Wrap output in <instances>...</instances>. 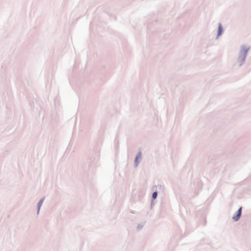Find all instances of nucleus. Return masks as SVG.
<instances>
[{"mask_svg":"<svg viewBox=\"0 0 251 251\" xmlns=\"http://www.w3.org/2000/svg\"><path fill=\"white\" fill-rule=\"evenodd\" d=\"M222 26L221 25H220L219 26V27H218V36H219L221 34L222 32Z\"/></svg>","mask_w":251,"mask_h":251,"instance_id":"7ed1b4c3","label":"nucleus"},{"mask_svg":"<svg viewBox=\"0 0 251 251\" xmlns=\"http://www.w3.org/2000/svg\"><path fill=\"white\" fill-rule=\"evenodd\" d=\"M248 50H246L245 51V52L244 53L243 55H242V56L240 57V58H241V63L240 64V65H241L242 64V63H243V62H244L245 60V58H246V53L247 52Z\"/></svg>","mask_w":251,"mask_h":251,"instance_id":"f03ea898","label":"nucleus"},{"mask_svg":"<svg viewBox=\"0 0 251 251\" xmlns=\"http://www.w3.org/2000/svg\"><path fill=\"white\" fill-rule=\"evenodd\" d=\"M42 201H41L39 202V206H40V205L42 204Z\"/></svg>","mask_w":251,"mask_h":251,"instance_id":"39448f33","label":"nucleus"},{"mask_svg":"<svg viewBox=\"0 0 251 251\" xmlns=\"http://www.w3.org/2000/svg\"><path fill=\"white\" fill-rule=\"evenodd\" d=\"M137 159H138V157H136V160H135V161H137Z\"/></svg>","mask_w":251,"mask_h":251,"instance_id":"423d86ee","label":"nucleus"},{"mask_svg":"<svg viewBox=\"0 0 251 251\" xmlns=\"http://www.w3.org/2000/svg\"><path fill=\"white\" fill-rule=\"evenodd\" d=\"M242 207H240L238 211V213L236 216L233 217V219L235 221H238L241 217V215Z\"/></svg>","mask_w":251,"mask_h":251,"instance_id":"f257e3e1","label":"nucleus"},{"mask_svg":"<svg viewBox=\"0 0 251 251\" xmlns=\"http://www.w3.org/2000/svg\"><path fill=\"white\" fill-rule=\"evenodd\" d=\"M157 192H155L152 194V198L153 199H155L157 197Z\"/></svg>","mask_w":251,"mask_h":251,"instance_id":"20e7f679","label":"nucleus"}]
</instances>
